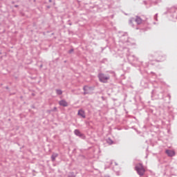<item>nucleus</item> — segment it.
I'll return each instance as SVG.
<instances>
[{
  "mask_svg": "<svg viewBox=\"0 0 177 177\" xmlns=\"http://www.w3.org/2000/svg\"><path fill=\"white\" fill-rule=\"evenodd\" d=\"M135 171H136L138 175L139 176H143L146 172V169H145V166H143V164L138 163L136 164L134 167Z\"/></svg>",
  "mask_w": 177,
  "mask_h": 177,
  "instance_id": "f257e3e1",
  "label": "nucleus"
},
{
  "mask_svg": "<svg viewBox=\"0 0 177 177\" xmlns=\"http://www.w3.org/2000/svg\"><path fill=\"white\" fill-rule=\"evenodd\" d=\"M98 78L100 82H103V84H107V81L110 80V75H106L104 73H100L98 75Z\"/></svg>",
  "mask_w": 177,
  "mask_h": 177,
  "instance_id": "f03ea898",
  "label": "nucleus"
},
{
  "mask_svg": "<svg viewBox=\"0 0 177 177\" xmlns=\"http://www.w3.org/2000/svg\"><path fill=\"white\" fill-rule=\"evenodd\" d=\"M156 56L157 62H164L167 59V57L162 53H156Z\"/></svg>",
  "mask_w": 177,
  "mask_h": 177,
  "instance_id": "7ed1b4c3",
  "label": "nucleus"
},
{
  "mask_svg": "<svg viewBox=\"0 0 177 177\" xmlns=\"http://www.w3.org/2000/svg\"><path fill=\"white\" fill-rule=\"evenodd\" d=\"M166 154H167L168 157H174L175 156V151L173 150L167 149L165 151Z\"/></svg>",
  "mask_w": 177,
  "mask_h": 177,
  "instance_id": "20e7f679",
  "label": "nucleus"
},
{
  "mask_svg": "<svg viewBox=\"0 0 177 177\" xmlns=\"http://www.w3.org/2000/svg\"><path fill=\"white\" fill-rule=\"evenodd\" d=\"M134 21H136V23L138 24V26H139L142 24L143 20L142 19V18H140V17L136 16V19H134Z\"/></svg>",
  "mask_w": 177,
  "mask_h": 177,
  "instance_id": "39448f33",
  "label": "nucleus"
},
{
  "mask_svg": "<svg viewBox=\"0 0 177 177\" xmlns=\"http://www.w3.org/2000/svg\"><path fill=\"white\" fill-rule=\"evenodd\" d=\"M59 106H62V107H67L68 106V103L66 102V100H62L59 102Z\"/></svg>",
  "mask_w": 177,
  "mask_h": 177,
  "instance_id": "423d86ee",
  "label": "nucleus"
},
{
  "mask_svg": "<svg viewBox=\"0 0 177 177\" xmlns=\"http://www.w3.org/2000/svg\"><path fill=\"white\" fill-rule=\"evenodd\" d=\"M77 115L82 117V118H86L85 111H82V109L78 111Z\"/></svg>",
  "mask_w": 177,
  "mask_h": 177,
  "instance_id": "0eeeda50",
  "label": "nucleus"
},
{
  "mask_svg": "<svg viewBox=\"0 0 177 177\" xmlns=\"http://www.w3.org/2000/svg\"><path fill=\"white\" fill-rule=\"evenodd\" d=\"M135 21V18L131 17L129 20V24L131 26V27H135V25L133 24V22Z\"/></svg>",
  "mask_w": 177,
  "mask_h": 177,
  "instance_id": "6e6552de",
  "label": "nucleus"
},
{
  "mask_svg": "<svg viewBox=\"0 0 177 177\" xmlns=\"http://www.w3.org/2000/svg\"><path fill=\"white\" fill-rule=\"evenodd\" d=\"M59 156L58 153H53L51 156V160L53 162H55V161H56V158Z\"/></svg>",
  "mask_w": 177,
  "mask_h": 177,
  "instance_id": "1a4fd4ad",
  "label": "nucleus"
},
{
  "mask_svg": "<svg viewBox=\"0 0 177 177\" xmlns=\"http://www.w3.org/2000/svg\"><path fill=\"white\" fill-rule=\"evenodd\" d=\"M74 133L75 135H76V136H80V138L82 137V134L81 133V131H80V130L78 129H75L74 131Z\"/></svg>",
  "mask_w": 177,
  "mask_h": 177,
  "instance_id": "9d476101",
  "label": "nucleus"
},
{
  "mask_svg": "<svg viewBox=\"0 0 177 177\" xmlns=\"http://www.w3.org/2000/svg\"><path fill=\"white\" fill-rule=\"evenodd\" d=\"M106 143H108V145H114V141H113L111 138H108L106 139Z\"/></svg>",
  "mask_w": 177,
  "mask_h": 177,
  "instance_id": "9b49d317",
  "label": "nucleus"
},
{
  "mask_svg": "<svg viewBox=\"0 0 177 177\" xmlns=\"http://www.w3.org/2000/svg\"><path fill=\"white\" fill-rule=\"evenodd\" d=\"M56 93H57V95H62L63 93V91H62V90H60V89H57Z\"/></svg>",
  "mask_w": 177,
  "mask_h": 177,
  "instance_id": "f8f14e48",
  "label": "nucleus"
},
{
  "mask_svg": "<svg viewBox=\"0 0 177 177\" xmlns=\"http://www.w3.org/2000/svg\"><path fill=\"white\" fill-rule=\"evenodd\" d=\"M68 177H75V175L74 174L73 172H71L69 174V175L68 176Z\"/></svg>",
  "mask_w": 177,
  "mask_h": 177,
  "instance_id": "ddd939ff",
  "label": "nucleus"
},
{
  "mask_svg": "<svg viewBox=\"0 0 177 177\" xmlns=\"http://www.w3.org/2000/svg\"><path fill=\"white\" fill-rule=\"evenodd\" d=\"M73 52H74V49L72 48L68 51V53H73Z\"/></svg>",
  "mask_w": 177,
  "mask_h": 177,
  "instance_id": "4468645a",
  "label": "nucleus"
},
{
  "mask_svg": "<svg viewBox=\"0 0 177 177\" xmlns=\"http://www.w3.org/2000/svg\"><path fill=\"white\" fill-rule=\"evenodd\" d=\"M84 91L86 92V86H84L83 88Z\"/></svg>",
  "mask_w": 177,
  "mask_h": 177,
  "instance_id": "2eb2a0df",
  "label": "nucleus"
},
{
  "mask_svg": "<svg viewBox=\"0 0 177 177\" xmlns=\"http://www.w3.org/2000/svg\"><path fill=\"white\" fill-rule=\"evenodd\" d=\"M56 110H57V107H54L53 111H56Z\"/></svg>",
  "mask_w": 177,
  "mask_h": 177,
  "instance_id": "dca6fc26",
  "label": "nucleus"
},
{
  "mask_svg": "<svg viewBox=\"0 0 177 177\" xmlns=\"http://www.w3.org/2000/svg\"><path fill=\"white\" fill-rule=\"evenodd\" d=\"M158 14H156V15H155V17H154V18H155L156 20H157V16H158Z\"/></svg>",
  "mask_w": 177,
  "mask_h": 177,
  "instance_id": "f3484780",
  "label": "nucleus"
},
{
  "mask_svg": "<svg viewBox=\"0 0 177 177\" xmlns=\"http://www.w3.org/2000/svg\"><path fill=\"white\" fill-rule=\"evenodd\" d=\"M86 93H86V91L84 93V95H86Z\"/></svg>",
  "mask_w": 177,
  "mask_h": 177,
  "instance_id": "a211bd4d",
  "label": "nucleus"
},
{
  "mask_svg": "<svg viewBox=\"0 0 177 177\" xmlns=\"http://www.w3.org/2000/svg\"><path fill=\"white\" fill-rule=\"evenodd\" d=\"M48 2H52V0H48Z\"/></svg>",
  "mask_w": 177,
  "mask_h": 177,
  "instance_id": "6ab92c4d",
  "label": "nucleus"
},
{
  "mask_svg": "<svg viewBox=\"0 0 177 177\" xmlns=\"http://www.w3.org/2000/svg\"><path fill=\"white\" fill-rule=\"evenodd\" d=\"M136 30H139V28H136Z\"/></svg>",
  "mask_w": 177,
  "mask_h": 177,
  "instance_id": "aec40b11",
  "label": "nucleus"
},
{
  "mask_svg": "<svg viewBox=\"0 0 177 177\" xmlns=\"http://www.w3.org/2000/svg\"><path fill=\"white\" fill-rule=\"evenodd\" d=\"M15 8H17V6H15Z\"/></svg>",
  "mask_w": 177,
  "mask_h": 177,
  "instance_id": "412c9836",
  "label": "nucleus"
}]
</instances>
